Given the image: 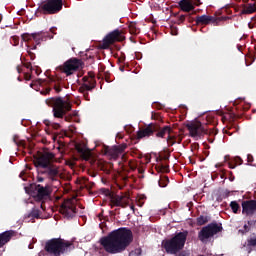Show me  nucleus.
Listing matches in <instances>:
<instances>
[{
  "label": "nucleus",
  "instance_id": "f257e3e1",
  "mask_svg": "<svg viewBox=\"0 0 256 256\" xmlns=\"http://www.w3.org/2000/svg\"><path fill=\"white\" fill-rule=\"evenodd\" d=\"M133 241V234L127 228L114 230L110 235L102 238L100 243L107 253H121Z\"/></svg>",
  "mask_w": 256,
  "mask_h": 256
},
{
  "label": "nucleus",
  "instance_id": "f03ea898",
  "mask_svg": "<svg viewBox=\"0 0 256 256\" xmlns=\"http://www.w3.org/2000/svg\"><path fill=\"white\" fill-rule=\"evenodd\" d=\"M73 244L69 241L61 240V239H52L46 243V251L51 253V255L59 256L61 253H65V251H69Z\"/></svg>",
  "mask_w": 256,
  "mask_h": 256
},
{
  "label": "nucleus",
  "instance_id": "7ed1b4c3",
  "mask_svg": "<svg viewBox=\"0 0 256 256\" xmlns=\"http://www.w3.org/2000/svg\"><path fill=\"white\" fill-rule=\"evenodd\" d=\"M185 241H187V234L179 233L171 240L164 242V248L167 253L175 255L177 251H181L185 247Z\"/></svg>",
  "mask_w": 256,
  "mask_h": 256
},
{
  "label": "nucleus",
  "instance_id": "20e7f679",
  "mask_svg": "<svg viewBox=\"0 0 256 256\" xmlns=\"http://www.w3.org/2000/svg\"><path fill=\"white\" fill-rule=\"evenodd\" d=\"M47 105L53 106L54 117H63L67 111H71V103L61 98H50L46 100Z\"/></svg>",
  "mask_w": 256,
  "mask_h": 256
},
{
  "label": "nucleus",
  "instance_id": "39448f33",
  "mask_svg": "<svg viewBox=\"0 0 256 256\" xmlns=\"http://www.w3.org/2000/svg\"><path fill=\"white\" fill-rule=\"evenodd\" d=\"M41 9L44 13H48L49 15H53L54 13H59L61 9H63V1L61 0H46Z\"/></svg>",
  "mask_w": 256,
  "mask_h": 256
},
{
  "label": "nucleus",
  "instance_id": "423d86ee",
  "mask_svg": "<svg viewBox=\"0 0 256 256\" xmlns=\"http://www.w3.org/2000/svg\"><path fill=\"white\" fill-rule=\"evenodd\" d=\"M54 157H55V155H53V153L45 152L35 158L34 165L36 167H42V169H45V168L49 167V165L51 164V161L53 160Z\"/></svg>",
  "mask_w": 256,
  "mask_h": 256
},
{
  "label": "nucleus",
  "instance_id": "0eeeda50",
  "mask_svg": "<svg viewBox=\"0 0 256 256\" xmlns=\"http://www.w3.org/2000/svg\"><path fill=\"white\" fill-rule=\"evenodd\" d=\"M221 231V227L217 224H210L206 227H204L200 233H199V239L202 241H205L206 239H209V237H213V235H216V233H219Z\"/></svg>",
  "mask_w": 256,
  "mask_h": 256
},
{
  "label": "nucleus",
  "instance_id": "6e6552de",
  "mask_svg": "<svg viewBox=\"0 0 256 256\" xmlns=\"http://www.w3.org/2000/svg\"><path fill=\"white\" fill-rule=\"evenodd\" d=\"M81 67V60L78 59H70L66 61L62 67L63 73H66V75H73L77 69H80Z\"/></svg>",
  "mask_w": 256,
  "mask_h": 256
},
{
  "label": "nucleus",
  "instance_id": "1a4fd4ad",
  "mask_svg": "<svg viewBox=\"0 0 256 256\" xmlns=\"http://www.w3.org/2000/svg\"><path fill=\"white\" fill-rule=\"evenodd\" d=\"M186 127L189 130L191 137H199V135L205 133V129L199 121L190 122L186 125Z\"/></svg>",
  "mask_w": 256,
  "mask_h": 256
},
{
  "label": "nucleus",
  "instance_id": "9d476101",
  "mask_svg": "<svg viewBox=\"0 0 256 256\" xmlns=\"http://www.w3.org/2000/svg\"><path fill=\"white\" fill-rule=\"evenodd\" d=\"M123 39H125L123 34H121L119 30H114L104 38V45L105 47H109V45L115 43V41H123Z\"/></svg>",
  "mask_w": 256,
  "mask_h": 256
},
{
  "label": "nucleus",
  "instance_id": "9b49d317",
  "mask_svg": "<svg viewBox=\"0 0 256 256\" xmlns=\"http://www.w3.org/2000/svg\"><path fill=\"white\" fill-rule=\"evenodd\" d=\"M62 213H64L67 217H73L75 215V198H71L66 200L62 204Z\"/></svg>",
  "mask_w": 256,
  "mask_h": 256
},
{
  "label": "nucleus",
  "instance_id": "f8f14e48",
  "mask_svg": "<svg viewBox=\"0 0 256 256\" xmlns=\"http://www.w3.org/2000/svg\"><path fill=\"white\" fill-rule=\"evenodd\" d=\"M242 213L243 215H253V213H256V200L243 202Z\"/></svg>",
  "mask_w": 256,
  "mask_h": 256
},
{
  "label": "nucleus",
  "instance_id": "ddd939ff",
  "mask_svg": "<svg viewBox=\"0 0 256 256\" xmlns=\"http://www.w3.org/2000/svg\"><path fill=\"white\" fill-rule=\"evenodd\" d=\"M166 135H168V142L175 139V135H173V129H171L169 126H165L157 133V137H165Z\"/></svg>",
  "mask_w": 256,
  "mask_h": 256
},
{
  "label": "nucleus",
  "instance_id": "4468645a",
  "mask_svg": "<svg viewBox=\"0 0 256 256\" xmlns=\"http://www.w3.org/2000/svg\"><path fill=\"white\" fill-rule=\"evenodd\" d=\"M179 7L182 11H185L186 13H189V11H193L195 9L193 1L191 0H181L179 2Z\"/></svg>",
  "mask_w": 256,
  "mask_h": 256
},
{
  "label": "nucleus",
  "instance_id": "2eb2a0df",
  "mask_svg": "<svg viewBox=\"0 0 256 256\" xmlns=\"http://www.w3.org/2000/svg\"><path fill=\"white\" fill-rule=\"evenodd\" d=\"M15 235L14 231H6L2 234H0V247H3L5 243H9L11 241V238Z\"/></svg>",
  "mask_w": 256,
  "mask_h": 256
},
{
  "label": "nucleus",
  "instance_id": "dca6fc26",
  "mask_svg": "<svg viewBox=\"0 0 256 256\" xmlns=\"http://www.w3.org/2000/svg\"><path fill=\"white\" fill-rule=\"evenodd\" d=\"M256 11V3L248 4L244 9L242 10V15H251V13H255Z\"/></svg>",
  "mask_w": 256,
  "mask_h": 256
},
{
  "label": "nucleus",
  "instance_id": "f3484780",
  "mask_svg": "<svg viewBox=\"0 0 256 256\" xmlns=\"http://www.w3.org/2000/svg\"><path fill=\"white\" fill-rule=\"evenodd\" d=\"M138 139H143L144 137H149L151 135H153V129H151V127H148L144 130H140L138 131Z\"/></svg>",
  "mask_w": 256,
  "mask_h": 256
},
{
  "label": "nucleus",
  "instance_id": "a211bd4d",
  "mask_svg": "<svg viewBox=\"0 0 256 256\" xmlns=\"http://www.w3.org/2000/svg\"><path fill=\"white\" fill-rule=\"evenodd\" d=\"M115 203L116 205H121L122 207L128 205L129 196H116Z\"/></svg>",
  "mask_w": 256,
  "mask_h": 256
},
{
  "label": "nucleus",
  "instance_id": "6ab92c4d",
  "mask_svg": "<svg viewBox=\"0 0 256 256\" xmlns=\"http://www.w3.org/2000/svg\"><path fill=\"white\" fill-rule=\"evenodd\" d=\"M213 18L207 15H202L197 18V23H202L203 25H208V23H211Z\"/></svg>",
  "mask_w": 256,
  "mask_h": 256
},
{
  "label": "nucleus",
  "instance_id": "aec40b11",
  "mask_svg": "<svg viewBox=\"0 0 256 256\" xmlns=\"http://www.w3.org/2000/svg\"><path fill=\"white\" fill-rule=\"evenodd\" d=\"M22 39L23 41H31V39H34V41H39V34H23Z\"/></svg>",
  "mask_w": 256,
  "mask_h": 256
},
{
  "label": "nucleus",
  "instance_id": "412c9836",
  "mask_svg": "<svg viewBox=\"0 0 256 256\" xmlns=\"http://www.w3.org/2000/svg\"><path fill=\"white\" fill-rule=\"evenodd\" d=\"M48 174L51 177H56V175H59V168L57 166H52L48 170Z\"/></svg>",
  "mask_w": 256,
  "mask_h": 256
},
{
  "label": "nucleus",
  "instance_id": "4be33fe9",
  "mask_svg": "<svg viewBox=\"0 0 256 256\" xmlns=\"http://www.w3.org/2000/svg\"><path fill=\"white\" fill-rule=\"evenodd\" d=\"M38 195L39 197H47L49 195V188L39 187Z\"/></svg>",
  "mask_w": 256,
  "mask_h": 256
},
{
  "label": "nucleus",
  "instance_id": "5701e85b",
  "mask_svg": "<svg viewBox=\"0 0 256 256\" xmlns=\"http://www.w3.org/2000/svg\"><path fill=\"white\" fill-rule=\"evenodd\" d=\"M79 152L82 154L83 159H85L86 161L87 159H89V157H91V152L87 150L80 149Z\"/></svg>",
  "mask_w": 256,
  "mask_h": 256
},
{
  "label": "nucleus",
  "instance_id": "b1692460",
  "mask_svg": "<svg viewBox=\"0 0 256 256\" xmlns=\"http://www.w3.org/2000/svg\"><path fill=\"white\" fill-rule=\"evenodd\" d=\"M230 207L233 213H237V211H239V204H237V202H231Z\"/></svg>",
  "mask_w": 256,
  "mask_h": 256
},
{
  "label": "nucleus",
  "instance_id": "393cba45",
  "mask_svg": "<svg viewBox=\"0 0 256 256\" xmlns=\"http://www.w3.org/2000/svg\"><path fill=\"white\" fill-rule=\"evenodd\" d=\"M197 223H198V225H205V223H207V217L200 216V217L197 219Z\"/></svg>",
  "mask_w": 256,
  "mask_h": 256
},
{
  "label": "nucleus",
  "instance_id": "a878e982",
  "mask_svg": "<svg viewBox=\"0 0 256 256\" xmlns=\"http://www.w3.org/2000/svg\"><path fill=\"white\" fill-rule=\"evenodd\" d=\"M141 255V251L140 250H134L132 252H130L129 256H140Z\"/></svg>",
  "mask_w": 256,
  "mask_h": 256
},
{
  "label": "nucleus",
  "instance_id": "bb28decb",
  "mask_svg": "<svg viewBox=\"0 0 256 256\" xmlns=\"http://www.w3.org/2000/svg\"><path fill=\"white\" fill-rule=\"evenodd\" d=\"M160 187H166L167 184H163V182H159Z\"/></svg>",
  "mask_w": 256,
  "mask_h": 256
},
{
  "label": "nucleus",
  "instance_id": "cd10ccee",
  "mask_svg": "<svg viewBox=\"0 0 256 256\" xmlns=\"http://www.w3.org/2000/svg\"><path fill=\"white\" fill-rule=\"evenodd\" d=\"M38 181H43V178H38Z\"/></svg>",
  "mask_w": 256,
  "mask_h": 256
},
{
  "label": "nucleus",
  "instance_id": "c85d7f7f",
  "mask_svg": "<svg viewBox=\"0 0 256 256\" xmlns=\"http://www.w3.org/2000/svg\"><path fill=\"white\" fill-rule=\"evenodd\" d=\"M244 229H247V225H244Z\"/></svg>",
  "mask_w": 256,
  "mask_h": 256
},
{
  "label": "nucleus",
  "instance_id": "c756f323",
  "mask_svg": "<svg viewBox=\"0 0 256 256\" xmlns=\"http://www.w3.org/2000/svg\"><path fill=\"white\" fill-rule=\"evenodd\" d=\"M172 34L177 35V33H175V32H172Z\"/></svg>",
  "mask_w": 256,
  "mask_h": 256
}]
</instances>
